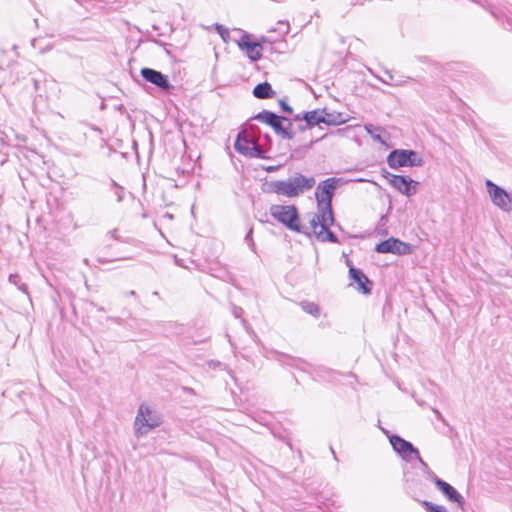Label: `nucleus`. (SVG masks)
<instances>
[{
  "mask_svg": "<svg viewBox=\"0 0 512 512\" xmlns=\"http://www.w3.org/2000/svg\"><path fill=\"white\" fill-rule=\"evenodd\" d=\"M315 183L316 181L314 177H307L303 174L296 173L285 180L273 181L270 186L272 192L281 196L293 198L312 189Z\"/></svg>",
  "mask_w": 512,
  "mask_h": 512,
  "instance_id": "nucleus-1",
  "label": "nucleus"
},
{
  "mask_svg": "<svg viewBox=\"0 0 512 512\" xmlns=\"http://www.w3.org/2000/svg\"><path fill=\"white\" fill-rule=\"evenodd\" d=\"M270 214L289 230L309 234L308 230L301 225L299 213L295 205H271Z\"/></svg>",
  "mask_w": 512,
  "mask_h": 512,
  "instance_id": "nucleus-2",
  "label": "nucleus"
},
{
  "mask_svg": "<svg viewBox=\"0 0 512 512\" xmlns=\"http://www.w3.org/2000/svg\"><path fill=\"white\" fill-rule=\"evenodd\" d=\"M254 119L259 122L269 125L274 132L286 140L294 138V132L292 131V122L290 119L279 116L274 112L263 110L255 115Z\"/></svg>",
  "mask_w": 512,
  "mask_h": 512,
  "instance_id": "nucleus-3",
  "label": "nucleus"
},
{
  "mask_svg": "<svg viewBox=\"0 0 512 512\" xmlns=\"http://www.w3.org/2000/svg\"><path fill=\"white\" fill-rule=\"evenodd\" d=\"M160 424L161 419L158 414L151 410L149 406L141 404L134 421L135 435L140 437Z\"/></svg>",
  "mask_w": 512,
  "mask_h": 512,
  "instance_id": "nucleus-4",
  "label": "nucleus"
},
{
  "mask_svg": "<svg viewBox=\"0 0 512 512\" xmlns=\"http://www.w3.org/2000/svg\"><path fill=\"white\" fill-rule=\"evenodd\" d=\"M423 159L414 150L395 149L387 156V164L392 169L400 167H421Z\"/></svg>",
  "mask_w": 512,
  "mask_h": 512,
  "instance_id": "nucleus-5",
  "label": "nucleus"
},
{
  "mask_svg": "<svg viewBox=\"0 0 512 512\" xmlns=\"http://www.w3.org/2000/svg\"><path fill=\"white\" fill-rule=\"evenodd\" d=\"M235 150L245 156L263 158L264 151L255 138L246 130L239 132L234 144Z\"/></svg>",
  "mask_w": 512,
  "mask_h": 512,
  "instance_id": "nucleus-6",
  "label": "nucleus"
},
{
  "mask_svg": "<svg viewBox=\"0 0 512 512\" xmlns=\"http://www.w3.org/2000/svg\"><path fill=\"white\" fill-rule=\"evenodd\" d=\"M383 177L389 180V184L401 194L411 197L417 193L419 183L414 181L409 176L394 175L386 170H383Z\"/></svg>",
  "mask_w": 512,
  "mask_h": 512,
  "instance_id": "nucleus-7",
  "label": "nucleus"
},
{
  "mask_svg": "<svg viewBox=\"0 0 512 512\" xmlns=\"http://www.w3.org/2000/svg\"><path fill=\"white\" fill-rule=\"evenodd\" d=\"M390 444L393 450L404 460L412 461L419 458V450L413 444L398 435H391L389 437Z\"/></svg>",
  "mask_w": 512,
  "mask_h": 512,
  "instance_id": "nucleus-8",
  "label": "nucleus"
},
{
  "mask_svg": "<svg viewBox=\"0 0 512 512\" xmlns=\"http://www.w3.org/2000/svg\"><path fill=\"white\" fill-rule=\"evenodd\" d=\"M318 212L311 215L309 220L312 230L320 229L321 226L329 227L334 224L335 219L332 204H317Z\"/></svg>",
  "mask_w": 512,
  "mask_h": 512,
  "instance_id": "nucleus-9",
  "label": "nucleus"
},
{
  "mask_svg": "<svg viewBox=\"0 0 512 512\" xmlns=\"http://www.w3.org/2000/svg\"><path fill=\"white\" fill-rule=\"evenodd\" d=\"M375 251L383 254L408 255L411 253V246L397 238L391 237L378 243L375 247Z\"/></svg>",
  "mask_w": 512,
  "mask_h": 512,
  "instance_id": "nucleus-10",
  "label": "nucleus"
},
{
  "mask_svg": "<svg viewBox=\"0 0 512 512\" xmlns=\"http://www.w3.org/2000/svg\"><path fill=\"white\" fill-rule=\"evenodd\" d=\"M340 181V179L332 177L319 183L315 192L317 204H332L334 192Z\"/></svg>",
  "mask_w": 512,
  "mask_h": 512,
  "instance_id": "nucleus-11",
  "label": "nucleus"
},
{
  "mask_svg": "<svg viewBox=\"0 0 512 512\" xmlns=\"http://www.w3.org/2000/svg\"><path fill=\"white\" fill-rule=\"evenodd\" d=\"M485 185L492 203L502 211L509 213L508 192L491 180H487Z\"/></svg>",
  "mask_w": 512,
  "mask_h": 512,
  "instance_id": "nucleus-12",
  "label": "nucleus"
},
{
  "mask_svg": "<svg viewBox=\"0 0 512 512\" xmlns=\"http://www.w3.org/2000/svg\"><path fill=\"white\" fill-rule=\"evenodd\" d=\"M141 76L151 84H154L157 88L162 91L168 92L173 86L170 84L166 75L152 68H142Z\"/></svg>",
  "mask_w": 512,
  "mask_h": 512,
  "instance_id": "nucleus-13",
  "label": "nucleus"
},
{
  "mask_svg": "<svg viewBox=\"0 0 512 512\" xmlns=\"http://www.w3.org/2000/svg\"><path fill=\"white\" fill-rule=\"evenodd\" d=\"M238 47L241 50H245L247 57L252 61L256 62L262 57V46L258 42H252L249 34L242 32L241 39L237 42Z\"/></svg>",
  "mask_w": 512,
  "mask_h": 512,
  "instance_id": "nucleus-14",
  "label": "nucleus"
},
{
  "mask_svg": "<svg viewBox=\"0 0 512 512\" xmlns=\"http://www.w3.org/2000/svg\"><path fill=\"white\" fill-rule=\"evenodd\" d=\"M436 487L448 501L457 503L460 508L464 507V497L449 483L442 479H437Z\"/></svg>",
  "mask_w": 512,
  "mask_h": 512,
  "instance_id": "nucleus-15",
  "label": "nucleus"
},
{
  "mask_svg": "<svg viewBox=\"0 0 512 512\" xmlns=\"http://www.w3.org/2000/svg\"><path fill=\"white\" fill-rule=\"evenodd\" d=\"M350 278L357 283V290L363 294H370L372 289V282L363 273L362 270L357 269L353 266L349 268Z\"/></svg>",
  "mask_w": 512,
  "mask_h": 512,
  "instance_id": "nucleus-16",
  "label": "nucleus"
},
{
  "mask_svg": "<svg viewBox=\"0 0 512 512\" xmlns=\"http://www.w3.org/2000/svg\"><path fill=\"white\" fill-rule=\"evenodd\" d=\"M253 95L258 99H270L275 96V91L268 82H263L254 87Z\"/></svg>",
  "mask_w": 512,
  "mask_h": 512,
  "instance_id": "nucleus-17",
  "label": "nucleus"
},
{
  "mask_svg": "<svg viewBox=\"0 0 512 512\" xmlns=\"http://www.w3.org/2000/svg\"><path fill=\"white\" fill-rule=\"evenodd\" d=\"M313 233L321 242L339 243L338 237L329 230V227L321 226L320 229L313 230Z\"/></svg>",
  "mask_w": 512,
  "mask_h": 512,
  "instance_id": "nucleus-18",
  "label": "nucleus"
},
{
  "mask_svg": "<svg viewBox=\"0 0 512 512\" xmlns=\"http://www.w3.org/2000/svg\"><path fill=\"white\" fill-rule=\"evenodd\" d=\"M321 118L323 119L322 123L327 125H339L344 123L346 120L343 118L341 113H329L326 110L321 111Z\"/></svg>",
  "mask_w": 512,
  "mask_h": 512,
  "instance_id": "nucleus-19",
  "label": "nucleus"
},
{
  "mask_svg": "<svg viewBox=\"0 0 512 512\" xmlns=\"http://www.w3.org/2000/svg\"><path fill=\"white\" fill-rule=\"evenodd\" d=\"M321 116H322V114L319 110H312V111L304 112L302 114V118L306 122V126H310V127L321 124L323 121Z\"/></svg>",
  "mask_w": 512,
  "mask_h": 512,
  "instance_id": "nucleus-20",
  "label": "nucleus"
},
{
  "mask_svg": "<svg viewBox=\"0 0 512 512\" xmlns=\"http://www.w3.org/2000/svg\"><path fill=\"white\" fill-rule=\"evenodd\" d=\"M300 305L306 313H308L316 318L319 317L320 309H319L318 305L315 304L314 302L303 301V302H301Z\"/></svg>",
  "mask_w": 512,
  "mask_h": 512,
  "instance_id": "nucleus-21",
  "label": "nucleus"
},
{
  "mask_svg": "<svg viewBox=\"0 0 512 512\" xmlns=\"http://www.w3.org/2000/svg\"><path fill=\"white\" fill-rule=\"evenodd\" d=\"M384 73L386 75V78H382L379 76H376V78L385 84L402 86V85H404V83H406V80H395L392 73L387 69L384 70Z\"/></svg>",
  "mask_w": 512,
  "mask_h": 512,
  "instance_id": "nucleus-22",
  "label": "nucleus"
},
{
  "mask_svg": "<svg viewBox=\"0 0 512 512\" xmlns=\"http://www.w3.org/2000/svg\"><path fill=\"white\" fill-rule=\"evenodd\" d=\"M9 282L15 286H17V288L22 291L23 293L25 294H28V291H27V286L26 284L24 283H21V279H20V276L18 274H10L9 276Z\"/></svg>",
  "mask_w": 512,
  "mask_h": 512,
  "instance_id": "nucleus-23",
  "label": "nucleus"
},
{
  "mask_svg": "<svg viewBox=\"0 0 512 512\" xmlns=\"http://www.w3.org/2000/svg\"><path fill=\"white\" fill-rule=\"evenodd\" d=\"M422 504L428 512H447L444 506L436 505L429 501H423Z\"/></svg>",
  "mask_w": 512,
  "mask_h": 512,
  "instance_id": "nucleus-24",
  "label": "nucleus"
},
{
  "mask_svg": "<svg viewBox=\"0 0 512 512\" xmlns=\"http://www.w3.org/2000/svg\"><path fill=\"white\" fill-rule=\"evenodd\" d=\"M365 129L374 140L383 142V140L381 139V135L379 133H377V134L375 133V131H377V132L380 131L379 127H375L372 124H369V125H365Z\"/></svg>",
  "mask_w": 512,
  "mask_h": 512,
  "instance_id": "nucleus-25",
  "label": "nucleus"
},
{
  "mask_svg": "<svg viewBox=\"0 0 512 512\" xmlns=\"http://www.w3.org/2000/svg\"><path fill=\"white\" fill-rule=\"evenodd\" d=\"M112 186L115 188V195L117 197V201L121 202L124 198V189L119 186L115 181H112Z\"/></svg>",
  "mask_w": 512,
  "mask_h": 512,
  "instance_id": "nucleus-26",
  "label": "nucleus"
},
{
  "mask_svg": "<svg viewBox=\"0 0 512 512\" xmlns=\"http://www.w3.org/2000/svg\"><path fill=\"white\" fill-rule=\"evenodd\" d=\"M216 30L221 38L226 42L229 37V30L220 24H216Z\"/></svg>",
  "mask_w": 512,
  "mask_h": 512,
  "instance_id": "nucleus-27",
  "label": "nucleus"
},
{
  "mask_svg": "<svg viewBox=\"0 0 512 512\" xmlns=\"http://www.w3.org/2000/svg\"><path fill=\"white\" fill-rule=\"evenodd\" d=\"M278 25H279L278 31L281 35H286L289 33L290 25L288 22L279 21Z\"/></svg>",
  "mask_w": 512,
  "mask_h": 512,
  "instance_id": "nucleus-28",
  "label": "nucleus"
},
{
  "mask_svg": "<svg viewBox=\"0 0 512 512\" xmlns=\"http://www.w3.org/2000/svg\"><path fill=\"white\" fill-rule=\"evenodd\" d=\"M279 104H280V107L282 109V111L286 112V113H289V114H292L293 113V109L291 106H289L286 101L284 100H280L279 101Z\"/></svg>",
  "mask_w": 512,
  "mask_h": 512,
  "instance_id": "nucleus-29",
  "label": "nucleus"
},
{
  "mask_svg": "<svg viewBox=\"0 0 512 512\" xmlns=\"http://www.w3.org/2000/svg\"><path fill=\"white\" fill-rule=\"evenodd\" d=\"M243 309L239 306L233 305L232 306V314L235 318H241L243 314Z\"/></svg>",
  "mask_w": 512,
  "mask_h": 512,
  "instance_id": "nucleus-30",
  "label": "nucleus"
},
{
  "mask_svg": "<svg viewBox=\"0 0 512 512\" xmlns=\"http://www.w3.org/2000/svg\"><path fill=\"white\" fill-rule=\"evenodd\" d=\"M245 241L249 244V246L253 249L254 248V242L252 239V229L249 230L247 235L245 236Z\"/></svg>",
  "mask_w": 512,
  "mask_h": 512,
  "instance_id": "nucleus-31",
  "label": "nucleus"
},
{
  "mask_svg": "<svg viewBox=\"0 0 512 512\" xmlns=\"http://www.w3.org/2000/svg\"><path fill=\"white\" fill-rule=\"evenodd\" d=\"M414 460L418 461L420 463V465L422 466V469L423 471L426 473L428 471H430L427 463L421 458V456L419 455V458H415Z\"/></svg>",
  "mask_w": 512,
  "mask_h": 512,
  "instance_id": "nucleus-32",
  "label": "nucleus"
},
{
  "mask_svg": "<svg viewBox=\"0 0 512 512\" xmlns=\"http://www.w3.org/2000/svg\"><path fill=\"white\" fill-rule=\"evenodd\" d=\"M427 477L436 485L437 479H440L434 472L431 470L426 472Z\"/></svg>",
  "mask_w": 512,
  "mask_h": 512,
  "instance_id": "nucleus-33",
  "label": "nucleus"
},
{
  "mask_svg": "<svg viewBox=\"0 0 512 512\" xmlns=\"http://www.w3.org/2000/svg\"><path fill=\"white\" fill-rule=\"evenodd\" d=\"M208 365H209V367H211V368H216V367H220V366H222V364H221L220 362H218V361H213V360L209 361V362H208Z\"/></svg>",
  "mask_w": 512,
  "mask_h": 512,
  "instance_id": "nucleus-34",
  "label": "nucleus"
},
{
  "mask_svg": "<svg viewBox=\"0 0 512 512\" xmlns=\"http://www.w3.org/2000/svg\"><path fill=\"white\" fill-rule=\"evenodd\" d=\"M508 195H509V199H508V203H509V212H512V191L511 192H508Z\"/></svg>",
  "mask_w": 512,
  "mask_h": 512,
  "instance_id": "nucleus-35",
  "label": "nucleus"
},
{
  "mask_svg": "<svg viewBox=\"0 0 512 512\" xmlns=\"http://www.w3.org/2000/svg\"><path fill=\"white\" fill-rule=\"evenodd\" d=\"M307 128H310V126H306V123L298 126V130L301 132L305 131Z\"/></svg>",
  "mask_w": 512,
  "mask_h": 512,
  "instance_id": "nucleus-36",
  "label": "nucleus"
},
{
  "mask_svg": "<svg viewBox=\"0 0 512 512\" xmlns=\"http://www.w3.org/2000/svg\"><path fill=\"white\" fill-rule=\"evenodd\" d=\"M287 358L293 362L292 365H296L297 366L296 363H302V360H300V359H293V358L288 357V356H287Z\"/></svg>",
  "mask_w": 512,
  "mask_h": 512,
  "instance_id": "nucleus-37",
  "label": "nucleus"
},
{
  "mask_svg": "<svg viewBox=\"0 0 512 512\" xmlns=\"http://www.w3.org/2000/svg\"><path fill=\"white\" fill-rule=\"evenodd\" d=\"M294 120H295V121H301V120H303V118H302V114H296V115H294Z\"/></svg>",
  "mask_w": 512,
  "mask_h": 512,
  "instance_id": "nucleus-38",
  "label": "nucleus"
},
{
  "mask_svg": "<svg viewBox=\"0 0 512 512\" xmlns=\"http://www.w3.org/2000/svg\"><path fill=\"white\" fill-rule=\"evenodd\" d=\"M433 412L435 413V415L437 416L438 419L442 418L441 413L437 409H433Z\"/></svg>",
  "mask_w": 512,
  "mask_h": 512,
  "instance_id": "nucleus-39",
  "label": "nucleus"
},
{
  "mask_svg": "<svg viewBox=\"0 0 512 512\" xmlns=\"http://www.w3.org/2000/svg\"><path fill=\"white\" fill-rule=\"evenodd\" d=\"M83 262H84V264L89 265V261H88V259H86V258H85V259L83 260Z\"/></svg>",
  "mask_w": 512,
  "mask_h": 512,
  "instance_id": "nucleus-40",
  "label": "nucleus"
},
{
  "mask_svg": "<svg viewBox=\"0 0 512 512\" xmlns=\"http://www.w3.org/2000/svg\"><path fill=\"white\" fill-rule=\"evenodd\" d=\"M134 294H135V292H134V291H131V292L129 293V296H132V295H134Z\"/></svg>",
  "mask_w": 512,
  "mask_h": 512,
  "instance_id": "nucleus-41",
  "label": "nucleus"
},
{
  "mask_svg": "<svg viewBox=\"0 0 512 512\" xmlns=\"http://www.w3.org/2000/svg\"><path fill=\"white\" fill-rule=\"evenodd\" d=\"M261 41H262V42H265V41H266L265 37H262V38H261Z\"/></svg>",
  "mask_w": 512,
  "mask_h": 512,
  "instance_id": "nucleus-42",
  "label": "nucleus"
}]
</instances>
